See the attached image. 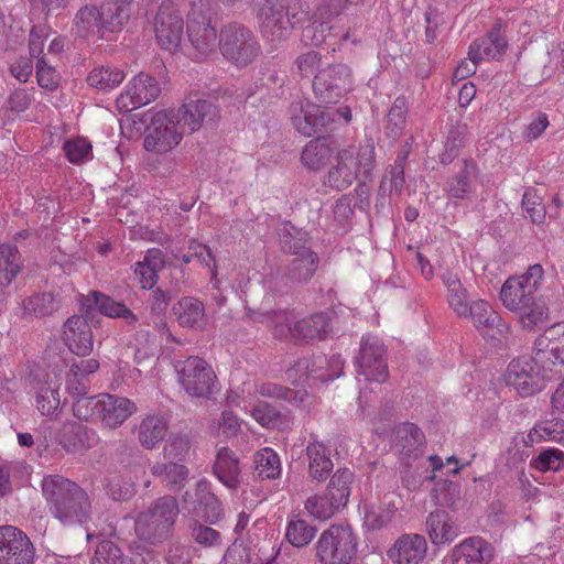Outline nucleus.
Returning <instances> with one entry per match:
<instances>
[{
	"label": "nucleus",
	"instance_id": "f257e3e1",
	"mask_svg": "<svg viewBox=\"0 0 564 564\" xmlns=\"http://www.w3.org/2000/svg\"><path fill=\"white\" fill-rule=\"evenodd\" d=\"M41 487L50 512L63 524H83L90 520L91 501L79 485L61 475H47Z\"/></svg>",
	"mask_w": 564,
	"mask_h": 564
},
{
	"label": "nucleus",
	"instance_id": "bb28decb",
	"mask_svg": "<svg viewBox=\"0 0 564 564\" xmlns=\"http://www.w3.org/2000/svg\"><path fill=\"white\" fill-rule=\"evenodd\" d=\"M426 533L433 545L453 542L459 534V527L453 516L443 509H436L426 518Z\"/></svg>",
	"mask_w": 564,
	"mask_h": 564
},
{
	"label": "nucleus",
	"instance_id": "49530a36",
	"mask_svg": "<svg viewBox=\"0 0 564 564\" xmlns=\"http://www.w3.org/2000/svg\"><path fill=\"white\" fill-rule=\"evenodd\" d=\"M253 465V475L259 479H276L281 475L280 457L269 447L254 453Z\"/></svg>",
	"mask_w": 564,
	"mask_h": 564
},
{
	"label": "nucleus",
	"instance_id": "864d4df0",
	"mask_svg": "<svg viewBox=\"0 0 564 564\" xmlns=\"http://www.w3.org/2000/svg\"><path fill=\"white\" fill-rule=\"evenodd\" d=\"M191 449V438L187 434H172L166 440L163 453L167 460L181 463L186 459Z\"/></svg>",
	"mask_w": 564,
	"mask_h": 564
},
{
	"label": "nucleus",
	"instance_id": "4c0bfd02",
	"mask_svg": "<svg viewBox=\"0 0 564 564\" xmlns=\"http://www.w3.org/2000/svg\"><path fill=\"white\" fill-rule=\"evenodd\" d=\"M23 269V259L17 246L0 245V285L9 286Z\"/></svg>",
	"mask_w": 564,
	"mask_h": 564
},
{
	"label": "nucleus",
	"instance_id": "ddd939ff",
	"mask_svg": "<svg viewBox=\"0 0 564 564\" xmlns=\"http://www.w3.org/2000/svg\"><path fill=\"white\" fill-rule=\"evenodd\" d=\"M184 21L178 8L164 1L160 6L155 19L154 31L159 45L171 53H175L183 39Z\"/></svg>",
	"mask_w": 564,
	"mask_h": 564
},
{
	"label": "nucleus",
	"instance_id": "2eb2a0df",
	"mask_svg": "<svg viewBox=\"0 0 564 564\" xmlns=\"http://www.w3.org/2000/svg\"><path fill=\"white\" fill-rule=\"evenodd\" d=\"M319 265L316 252L293 257L286 264L284 273L274 279L273 289L279 293H288L291 289L307 284L315 275Z\"/></svg>",
	"mask_w": 564,
	"mask_h": 564
},
{
	"label": "nucleus",
	"instance_id": "c756f323",
	"mask_svg": "<svg viewBox=\"0 0 564 564\" xmlns=\"http://www.w3.org/2000/svg\"><path fill=\"white\" fill-rule=\"evenodd\" d=\"M310 477L322 482L326 480L334 468L330 451L321 442H312L306 446Z\"/></svg>",
	"mask_w": 564,
	"mask_h": 564
},
{
	"label": "nucleus",
	"instance_id": "052dcab7",
	"mask_svg": "<svg viewBox=\"0 0 564 564\" xmlns=\"http://www.w3.org/2000/svg\"><path fill=\"white\" fill-rule=\"evenodd\" d=\"M259 393L265 398L283 400L290 403L303 402L306 395V391L293 390L274 382L262 383L259 388Z\"/></svg>",
	"mask_w": 564,
	"mask_h": 564
},
{
	"label": "nucleus",
	"instance_id": "603ef678",
	"mask_svg": "<svg viewBox=\"0 0 564 564\" xmlns=\"http://www.w3.org/2000/svg\"><path fill=\"white\" fill-rule=\"evenodd\" d=\"M35 404L42 415L57 417L61 412L58 389L50 386L41 387L35 394Z\"/></svg>",
	"mask_w": 564,
	"mask_h": 564
},
{
	"label": "nucleus",
	"instance_id": "f8f14e48",
	"mask_svg": "<svg viewBox=\"0 0 564 564\" xmlns=\"http://www.w3.org/2000/svg\"><path fill=\"white\" fill-rule=\"evenodd\" d=\"M187 36L198 54L205 56L215 51L217 30L203 1L192 3L187 14Z\"/></svg>",
	"mask_w": 564,
	"mask_h": 564
},
{
	"label": "nucleus",
	"instance_id": "0e129e2a",
	"mask_svg": "<svg viewBox=\"0 0 564 564\" xmlns=\"http://www.w3.org/2000/svg\"><path fill=\"white\" fill-rule=\"evenodd\" d=\"M357 172L362 174L365 180L372 177V171L376 166V150L372 140H367L365 144H361L355 156V163Z\"/></svg>",
	"mask_w": 564,
	"mask_h": 564
},
{
	"label": "nucleus",
	"instance_id": "f704fd0d",
	"mask_svg": "<svg viewBox=\"0 0 564 564\" xmlns=\"http://www.w3.org/2000/svg\"><path fill=\"white\" fill-rule=\"evenodd\" d=\"M173 312L178 324L183 327L203 328L206 324L205 306L196 297H182L173 306Z\"/></svg>",
	"mask_w": 564,
	"mask_h": 564
},
{
	"label": "nucleus",
	"instance_id": "20e7f679",
	"mask_svg": "<svg viewBox=\"0 0 564 564\" xmlns=\"http://www.w3.org/2000/svg\"><path fill=\"white\" fill-rule=\"evenodd\" d=\"M358 539L351 527L333 524L315 543V557L321 564H350L357 555Z\"/></svg>",
	"mask_w": 564,
	"mask_h": 564
},
{
	"label": "nucleus",
	"instance_id": "774afa93",
	"mask_svg": "<svg viewBox=\"0 0 564 564\" xmlns=\"http://www.w3.org/2000/svg\"><path fill=\"white\" fill-rule=\"evenodd\" d=\"M535 434L541 441L561 442L564 438V420L556 417L536 422L533 426Z\"/></svg>",
	"mask_w": 564,
	"mask_h": 564
},
{
	"label": "nucleus",
	"instance_id": "9b49d317",
	"mask_svg": "<svg viewBox=\"0 0 564 564\" xmlns=\"http://www.w3.org/2000/svg\"><path fill=\"white\" fill-rule=\"evenodd\" d=\"M289 116L294 129L305 137L323 132L335 122L334 111L302 99L291 102Z\"/></svg>",
	"mask_w": 564,
	"mask_h": 564
},
{
	"label": "nucleus",
	"instance_id": "4be33fe9",
	"mask_svg": "<svg viewBox=\"0 0 564 564\" xmlns=\"http://www.w3.org/2000/svg\"><path fill=\"white\" fill-rule=\"evenodd\" d=\"M138 410L130 399L110 393L100 394L99 416L106 427L116 429L122 425Z\"/></svg>",
	"mask_w": 564,
	"mask_h": 564
},
{
	"label": "nucleus",
	"instance_id": "8fccbe9b",
	"mask_svg": "<svg viewBox=\"0 0 564 564\" xmlns=\"http://www.w3.org/2000/svg\"><path fill=\"white\" fill-rule=\"evenodd\" d=\"M124 79V73L116 67L101 66L94 68L87 76L89 86L99 90H111Z\"/></svg>",
	"mask_w": 564,
	"mask_h": 564
},
{
	"label": "nucleus",
	"instance_id": "39448f33",
	"mask_svg": "<svg viewBox=\"0 0 564 564\" xmlns=\"http://www.w3.org/2000/svg\"><path fill=\"white\" fill-rule=\"evenodd\" d=\"M175 371L178 383L191 397L209 399L219 391L215 371L197 356L177 361Z\"/></svg>",
	"mask_w": 564,
	"mask_h": 564
},
{
	"label": "nucleus",
	"instance_id": "a878e982",
	"mask_svg": "<svg viewBox=\"0 0 564 564\" xmlns=\"http://www.w3.org/2000/svg\"><path fill=\"white\" fill-rule=\"evenodd\" d=\"M507 48V40L502 35L501 24L497 23L484 37L476 39L468 50V59H498Z\"/></svg>",
	"mask_w": 564,
	"mask_h": 564
},
{
	"label": "nucleus",
	"instance_id": "6e6d98bb",
	"mask_svg": "<svg viewBox=\"0 0 564 564\" xmlns=\"http://www.w3.org/2000/svg\"><path fill=\"white\" fill-rule=\"evenodd\" d=\"M315 533L314 525H310L302 519H295L289 522L285 536L292 545L303 547L313 540Z\"/></svg>",
	"mask_w": 564,
	"mask_h": 564
},
{
	"label": "nucleus",
	"instance_id": "680f3d73",
	"mask_svg": "<svg viewBox=\"0 0 564 564\" xmlns=\"http://www.w3.org/2000/svg\"><path fill=\"white\" fill-rule=\"evenodd\" d=\"M531 467L539 471H558L564 468V452L553 447L544 449L532 459Z\"/></svg>",
	"mask_w": 564,
	"mask_h": 564
},
{
	"label": "nucleus",
	"instance_id": "3c124183",
	"mask_svg": "<svg viewBox=\"0 0 564 564\" xmlns=\"http://www.w3.org/2000/svg\"><path fill=\"white\" fill-rule=\"evenodd\" d=\"M101 28L100 9L94 6L82 7L74 19V30L79 37H88L95 29L99 34Z\"/></svg>",
	"mask_w": 564,
	"mask_h": 564
},
{
	"label": "nucleus",
	"instance_id": "e2e57ef3",
	"mask_svg": "<svg viewBox=\"0 0 564 564\" xmlns=\"http://www.w3.org/2000/svg\"><path fill=\"white\" fill-rule=\"evenodd\" d=\"M26 468L21 464L0 465V496L3 497L12 491L13 485H21Z\"/></svg>",
	"mask_w": 564,
	"mask_h": 564
},
{
	"label": "nucleus",
	"instance_id": "58836bf2",
	"mask_svg": "<svg viewBox=\"0 0 564 564\" xmlns=\"http://www.w3.org/2000/svg\"><path fill=\"white\" fill-rule=\"evenodd\" d=\"M262 37L270 42H281L290 36L289 21L284 7L258 19Z\"/></svg>",
	"mask_w": 564,
	"mask_h": 564
},
{
	"label": "nucleus",
	"instance_id": "72a5a7b5",
	"mask_svg": "<svg viewBox=\"0 0 564 564\" xmlns=\"http://www.w3.org/2000/svg\"><path fill=\"white\" fill-rule=\"evenodd\" d=\"M165 265L164 254L161 249L148 250L142 261L135 263L134 274L144 290H151L158 282V272Z\"/></svg>",
	"mask_w": 564,
	"mask_h": 564
},
{
	"label": "nucleus",
	"instance_id": "c85d7f7f",
	"mask_svg": "<svg viewBox=\"0 0 564 564\" xmlns=\"http://www.w3.org/2000/svg\"><path fill=\"white\" fill-rule=\"evenodd\" d=\"M330 333V317L327 313H315L297 321L293 326L294 338L305 340L327 338Z\"/></svg>",
	"mask_w": 564,
	"mask_h": 564
},
{
	"label": "nucleus",
	"instance_id": "c03bdc74",
	"mask_svg": "<svg viewBox=\"0 0 564 564\" xmlns=\"http://www.w3.org/2000/svg\"><path fill=\"white\" fill-rule=\"evenodd\" d=\"M167 424L163 417L149 415L144 417L138 429L140 444L148 448H154L165 436Z\"/></svg>",
	"mask_w": 564,
	"mask_h": 564
},
{
	"label": "nucleus",
	"instance_id": "bf43d9fd",
	"mask_svg": "<svg viewBox=\"0 0 564 564\" xmlns=\"http://www.w3.org/2000/svg\"><path fill=\"white\" fill-rule=\"evenodd\" d=\"M188 530L191 538L204 547H215L221 544V535L217 530L204 525L195 519L189 520Z\"/></svg>",
	"mask_w": 564,
	"mask_h": 564
},
{
	"label": "nucleus",
	"instance_id": "aec40b11",
	"mask_svg": "<svg viewBox=\"0 0 564 564\" xmlns=\"http://www.w3.org/2000/svg\"><path fill=\"white\" fill-rule=\"evenodd\" d=\"M217 108L208 100H191L177 110H173L174 118L180 122L181 130L193 133L202 128L205 122L214 121Z\"/></svg>",
	"mask_w": 564,
	"mask_h": 564
},
{
	"label": "nucleus",
	"instance_id": "4468645a",
	"mask_svg": "<svg viewBox=\"0 0 564 564\" xmlns=\"http://www.w3.org/2000/svg\"><path fill=\"white\" fill-rule=\"evenodd\" d=\"M34 557L35 549L23 531L0 527V564H33Z\"/></svg>",
	"mask_w": 564,
	"mask_h": 564
},
{
	"label": "nucleus",
	"instance_id": "2f4dec72",
	"mask_svg": "<svg viewBox=\"0 0 564 564\" xmlns=\"http://www.w3.org/2000/svg\"><path fill=\"white\" fill-rule=\"evenodd\" d=\"M522 329L533 332L544 326L550 319V310L542 297L535 296L514 312Z\"/></svg>",
	"mask_w": 564,
	"mask_h": 564
},
{
	"label": "nucleus",
	"instance_id": "ea45409f",
	"mask_svg": "<svg viewBox=\"0 0 564 564\" xmlns=\"http://www.w3.org/2000/svg\"><path fill=\"white\" fill-rule=\"evenodd\" d=\"M477 166L473 161L464 160V166L446 182L445 191L452 198L464 199L473 189Z\"/></svg>",
	"mask_w": 564,
	"mask_h": 564
},
{
	"label": "nucleus",
	"instance_id": "13d9d810",
	"mask_svg": "<svg viewBox=\"0 0 564 564\" xmlns=\"http://www.w3.org/2000/svg\"><path fill=\"white\" fill-rule=\"evenodd\" d=\"M332 35V26L328 22L314 21L303 29L301 40L306 46H321L327 44Z\"/></svg>",
	"mask_w": 564,
	"mask_h": 564
},
{
	"label": "nucleus",
	"instance_id": "a211bd4d",
	"mask_svg": "<svg viewBox=\"0 0 564 564\" xmlns=\"http://www.w3.org/2000/svg\"><path fill=\"white\" fill-rule=\"evenodd\" d=\"M95 310L111 318H122L128 325H134L138 322V316L124 303L117 302L98 291H91L80 299V313L93 318Z\"/></svg>",
	"mask_w": 564,
	"mask_h": 564
},
{
	"label": "nucleus",
	"instance_id": "b1692460",
	"mask_svg": "<svg viewBox=\"0 0 564 564\" xmlns=\"http://www.w3.org/2000/svg\"><path fill=\"white\" fill-rule=\"evenodd\" d=\"M427 543L421 534H402L388 551L397 564H419L426 555Z\"/></svg>",
	"mask_w": 564,
	"mask_h": 564
},
{
	"label": "nucleus",
	"instance_id": "a19ab883",
	"mask_svg": "<svg viewBox=\"0 0 564 564\" xmlns=\"http://www.w3.org/2000/svg\"><path fill=\"white\" fill-rule=\"evenodd\" d=\"M328 364V357L323 354L312 358H301L288 370V376L292 378L293 372H300L299 379H294V382L310 379L325 382L323 376L327 375Z\"/></svg>",
	"mask_w": 564,
	"mask_h": 564
},
{
	"label": "nucleus",
	"instance_id": "0eeeda50",
	"mask_svg": "<svg viewBox=\"0 0 564 564\" xmlns=\"http://www.w3.org/2000/svg\"><path fill=\"white\" fill-rule=\"evenodd\" d=\"M174 118L173 110L155 112L144 129V149L156 154L173 150L183 139L184 131Z\"/></svg>",
	"mask_w": 564,
	"mask_h": 564
},
{
	"label": "nucleus",
	"instance_id": "5701e85b",
	"mask_svg": "<svg viewBox=\"0 0 564 564\" xmlns=\"http://www.w3.org/2000/svg\"><path fill=\"white\" fill-rule=\"evenodd\" d=\"M133 0H110L100 6L101 28L99 37L106 39L108 33L122 31L132 12Z\"/></svg>",
	"mask_w": 564,
	"mask_h": 564
},
{
	"label": "nucleus",
	"instance_id": "79ce46f5",
	"mask_svg": "<svg viewBox=\"0 0 564 564\" xmlns=\"http://www.w3.org/2000/svg\"><path fill=\"white\" fill-rule=\"evenodd\" d=\"M22 307L24 315L43 318L59 310V301L51 292L35 293L23 300Z\"/></svg>",
	"mask_w": 564,
	"mask_h": 564
},
{
	"label": "nucleus",
	"instance_id": "c9c22d12",
	"mask_svg": "<svg viewBox=\"0 0 564 564\" xmlns=\"http://www.w3.org/2000/svg\"><path fill=\"white\" fill-rule=\"evenodd\" d=\"M97 442L94 430L78 422L64 424L61 434V444L67 451H78L93 447Z\"/></svg>",
	"mask_w": 564,
	"mask_h": 564
},
{
	"label": "nucleus",
	"instance_id": "cd10ccee",
	"mask_svg": "<svg viewBox=\"0 0 564 564\" xmlns=\"http://www.w3.org/2000/svg\"><path fill=\"white\" fill-rule=\"evenodd\" d=\"M213 473L229 489H236L240 485L239 459L228 447H220L217 451Z\"/></svg>",
	"mask_w": 564,
	"mask_h": 564
},
{
	"label": "nucleus",
	"instance_id": "473e14b6",
	"mask_svg": "<svg viewBox=\"0 0 564 564\" xmlns=\"http://www.w3.org/2000/svg\"><path fill=\"white\" fill-rule=\"evenodd\" d=\"M279 245L284 253L293 257L315 252L311 247L308 234L291 223H285L279 230Z\"/></svg>",
	"mask_w": 564,
	"mask_h": 564
},
{
	"label": "nucleus",
	"instance_id": "a18cd8bd",
	"mask_svg": "<svg viewBox=\"0 0 564 564\" xmlns=\"http://www.w3.org/2000/svg\"><path fill=\"white\" fill-rule=\"evenodd\" d=\"M196 496L198 508L203 512L205 520L210 524L217 523L224 514L221 502L209 490V482L207 480L203 479L197 482Z\"/></svg>",
	"mask_w": 564,
	"mask_h": 564
},
{
	"label": "nucleus",
	"instance_id": "9d476101",
	"mask_svg": "<svg viewBox=\"0 0 564 564\" xmlns=\"http://www.w3.org/2000/svg\"><path fill=\"white\" fill-rule=\"evenodd\" d=\"M535 361L555 375L564 377V322L555 323L544 329L534 340Z\"/></svg>",
	"mask_w": 564,
	"mask_h": 564
},
{
	"label": "nucleus",
	"instance_id": "393cba45",
	"mask_svg": "<svg viewBox=\"0 0 564 564\" xmlns=\"http://www.w3.org/2000/svg\"><path fill=\"white\" fill-rule=\"evenodd\" d=\"M338 152L339 143L333 135L317 137L304 147L301 161L310 170H319Z\"/></svg>",
	"mask_w": 564,
	"mask_h": 564
},
{
	"label": "nucleus",
	"instance_id": "4d7b16f0",
	"mask_svg": "<svg viewBox=\"0 0 564 564\" xmlns=\"http://www.w3.org/2000/svg\"><path fill=\"white\" fill-rule=\"evenodd\" d=\"M406 153H399L393 162L389 165L383 175H388L389 193L400 197L405 184V163Z\"/></svg>",
	"mask_w": 564,
	"mask_h": 564
},
{
	"label": "nucleus",
	"instance_id": "37998d69",
	"mask_svg": "<svg viewBox=\"0 0 564 564\" xmlns=\"http://www.w3.org/2000/svg\"><path fill=\"white\" fill-rule=\"evenodd\" d=\"M152 474L162 479L171 491L181 490L188 478V468L180 463L171 462L158 463L152 467Z\"/></svg>",
	"mask_w": 564,
	"mask_h": 564
},
{
	"label": "nucleus",
	"instance_id": "7c9ffc66",
	"mask_svg": "<svg viewBox=\"0 0 564 564\" xmlns=\"http://www.w3.org/2000/svg\"><path fill=\"white\" fill-rule=\"evenodd\" d=\"M355 163V154L350 150L338 152L336 166L328 172V185L337 191L348 188L357 178L358 172Z\"/></svg>",
	"mask_w": 564,
	"mask_h": 564
},
{
	"label": "nucleus",
	"instance_id": "6ab92c4d",
	"mask_svg": "<svg viewBox=\"0 0 564 564\" xmlns=\"http://www.w3.org/2000/svg\"><path fill=\"white\" fill-rule=\"evenodd\" d=\"M448 556L452 564H489L495 547L481 536H469L455 545Z\"/></svg>",
	"mask_w": 564,
	"mask_h": 564
},
{
	"label": "nucleus",
	"instance_id": "f03ea898",
	"mask_svg": "<svg viewBox=\"0 0 564 564\" xmlns=\"http://www.w3.org/2000/svg\"><path fill=\"white\" fill-rule=\"evenodd\" d=\"M178 513V503L173 496L158 498L137 516L134 529L138 538L151 545L162 543L172 535Z\"/></svg>",
	"mask_w": 564,
	"mask_h": 564
},
{
	"label": "nucleus",
	"instance_id": "de8ad7c7",
	"mask_svg": "<svg viewBox=\"0 0 564 564\" xmlns=\"http://www.w3.org/2000/svg\"><path fill=\"white\" fill-rule=\"evenodd\" d=\"M535 295L527 292L516 280L508 278L500 290V300L503 306L514 313L521 306L534 299Z\"/></svg>",
	"mask_w": 564,
	"mask_h": 564
},
{
	"label": "nucleus",
	"instance_id": "5fc2aeb1",
	"mask_svg": "<svg viewBox=\"0 0 564 564\" xmlns=\"http://www.w3.org/2000/svg\"><path fill=\"white\" fill-rule=\"evenodd\" d=\"M305 509L315 519L323 521L332 518L341 507L325 494L323 496L310 497L305 502Z\"/></svg>",
	"mask_w": 564,
	"mask_h": 564
},
{
	"label": "nucleus",
	"instance_id": "6e6552de",
	"mask_svg": "<svg viewBox=\"0 0 564 564\" xmlns=\"http://www.w3.org/2000/svg\"><path fill=\"white\" fill-rule=\"evenodd\" d=\"M312 87L316 99L325 105H333L352 89L351 69L343 63L330 64L318 69Z\"/></svg>",
	"mask_w": 564,
	"mask_h": 564
},
{
	"label": "nucleus",
	"instance_id": "423d86ee",
	"mask_svg": "<svg viewBox=\"0 0 564 564\" xmlns=\"http://www.w3.org/2000/svg\"><path fill=\"white\" fill-rule=\"evenodd\" d=\"M557 379L552 371L542 367L541 362L535 361V352L532 356H522L513 359L506 372L507 384L514 387L522 397H529L541 391L544 381Z\"/></svg>",
	"mask_w": 564,
	"mask_h": 564
},
{
	"label": "nucleus",
	"instance_id": "e433bc0d",
	"mask_svg": "<svg viewBox=\"0 0 564 564\" xmlns=\"http://www.w3.org/2000/svg\"><path fill=\"white\" fill-rule=\"evenodd\" d=\"M440 278L446 288L449 307L458 316H463L467 312V305L471 303L467 289L463 285L458 274L451 270L442 272Z\"/></svg>",
	"mask_w": 564,
	"mask_h": 564
},
{
	"label": "nucleus",
	"instance_id": "f3484780",
	"mask_svg": "<svg viewBox=\"0 0 564 564\" xmlns=\"http://www.w3.org/2000/svg\"><path fill=\"white\" fill-rule=\"evenodd\" d=\"M90 316L82 313L72 315L63 325V341L75 355L85 357L90 355L94 347V336L88 319Z\"/></svg>",
	"mask_w": 564,
	"mask_h": 564
},
{
	"label": "nucleus",
	"instance_id": "69168bd1",
	"mask_svg": "<svg viewBox=\"0 0 564 564\" xmlns=\"http://www.w3.org/2000/svg\"><path fill=\"white\" fill-rule=\"evenodd\" d=\"M408 110V99L404 96L397 97L387 116V129L390 130V133L399 134L403 130L405 127Z\"/></svg>",
	"mask_w": 564,
	"mask_h": 564
},
{
	"label": "nucleus",
	"instance_id": "09e8293b",
	"mask_svg": "<svg viewBox=\"0 0 564 564\" xmlns=\"http://www.w3.org/2000/svg\"><path fill=\"white\" fill-rule=\"evenodd\" d=\"M352 479L354 474L349 469H338L327 486L326 494L341 508L348 502Z\"/></svg>",
	"mask_w": 564,
	"mask_h": 564
},
{
	"label": "nucleus",
	"instance_id": "7ed1b4c3",
	"mask_svg": "<svg viewBox=\"0 0 564 564\" xmlns=\"http://www.w3.org/2000/svg\"><path fill=\"white\" fill-rule=\"evenodd\" d=\"M218 36L221 55L237 67L251 65L262 53L261 44L253 31L240 22L224 25Z\"/></svg>",
	"mask_w": 564,
	"mask_h": 564
},
{
	"label": "nucleus",
	"instance_id": "dca6fc26",
	"mask_svg": "<svg viewBox=\"0 0 564 564\" xmlns=\"http://www.w3.org/2000/svg\"><path fill=\"white\" fill-rule=\"evenodd\" d=\"M160 93L161 87L156 78L141 72L131 79L126 93L117 99V105L126 111H131L152 102Z\"/></svg>",
	"mask_w": 564,
	"mask_h": 564
},
{
	"label": "nucleus",
	"instance_id": "338daca9",
	"mask_svg": "<svg viewBox=\"0 0 564 564\" xmlns=\"http://www.w3.org/2000/svg\"><path fill=\"white\" fill-rule=\"evenodd\" d=\"M263 316L268 318V324H270L273 327L274 335L276 337L282 339L293 335V316L290 311H268L263 314Z\"/></svg>",
	"mask_w": 564,
	"mask_h": 564
},
{
	"label": "nucleus",
	"instance_id": "1a4fd4ad",
	"mask_svg": "<svg viewBox=\"0 0 564 564\" xmlns=\"http://www.w3.org/2000/svg\"><path fill=\"white\" fill-rule=\"evenodd\" d=\"M355 366L358 376L366 381L382 383L388 379L387 348L378 336L367 334L361 337Z\"/></svg>",
	"mask_w": 564,
	"mask_h": 564
},
{
	"label": "nucleus",
	"instance_id": "412c9836",
	"mask_svg": "<svg viewBox=\"0 0 564 564\" xmlns=\"http://www.w3.org/2000/svg\"><path fill=\"white\" fill-rule=\"evenodd\" d=\"M462 317H470L475 327L485 336L491 338L502 336L508 332V325L484 300L467 305V312Z\"/></svg>",
	"mask_w": 564,
	"mask_h": 564
}]
</instances>
